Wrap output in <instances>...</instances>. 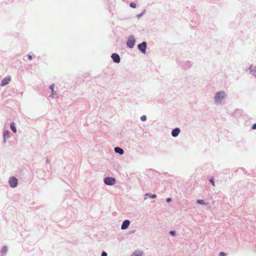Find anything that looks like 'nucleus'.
<instances>
[{
    "instance_id": "obj_1",
    "label": "nucleus",
    "mask_w": 256,
    "mask_h": 256,
    "mask_svg": "<svg viewBox=\"0 0 256 256\" xmlns=\"http://www.w3.org/2000/svg\"><path fill=\"white\" fill-rule=\"evenodd\" d=\"M177 64L184 70H186L190 68L192 65V62L189 60H182L180 59H178L176 60Z\"/></svg>"
},
{
    "instance_id": "obj_2",
    "label": "nucleus",
    "mask_w": 256,
    "mask_h": 256,
    "mask_svg": "<svg viewBox=\"0 0 256 256\" xmlns=\"http://www.w3.org/2000/svg\"><path fill=\"white\" fill-rule=\"evenodd\" d=\"M136 43V39L133 35L129 36L128 40L126 41V46L130 48H132L134 47Z\"/></svg>"
},
{
    "instance_id": "obj_3",
    "label": "nucleus",
    "mask_w": 256,
    "mask_h": 256,
    "mask_svg": "<svg viewBox=\"0 0 256 256\" xmlns=\"http://www.w3.org/2000/svg\"><path fill=\"white\" fill-rule=\"evenodd\" d=\"M146 47L147 43L145 41L142 42V43H140L138 45V50L143 54H145L146 53Z\"/></svg>"
},
{
    "instance_id": "obj_4",
    "label": "nucleus",
    "mask_w": 256,
    "mask_h": 256,
    "mask_svg": "<svg viewBox=\"0 0 256 256\" xmlns=\"http://www.w3.org/2000/svg\"><path fill=\"white\" fill-rule=\"evenodd\" d=\"M10 186L12 188H15L18 185V180L15 177H10L8 180Z\"/></svg>"
},
{
    "instance_id": "obj_5",
    "label": "nucleus",
    "mask_w": 256,
    "mask_h": 256,
    "mask_svg": "<svg viewBox=\"0 0 256 256\" xmlns=\"http://www.w3.org/2000/svg\"><path fill=\"white\" fill-rule=\"evenodd\" d=\"M111 58L113 62L115 63L118 64L120 62V58L118 54L116 53H113L111 55Z\"/></svg>"
},
{
    "instance_id": "obj_6",
    "label": "nucleus",
    "mask_w": 256,
    "mask_h": 256,
    "mask_svg": "<svg viewBox=\"0 0 256 256\" xmlns=\"http://www.w3.org/2000/svg\"><path fill=\"white\" fill-rule=\"evenodd\" d=\"M116 179L112 178H106L104 180V182L108 185H113L116 182Z\"/></svg>"
},
{
    "instance_id": "obj_7",
    "label": "nucleus",
    "mask_w": 256,
    "mask_h": 256,
    "mask_svg": "<svg viewBox=\"0 0 256 256\" xmlns=\"http://www.w3.org/2000/svg\"><path fill=\"white\" fill-rule=\"evenodd\" d=\"M54 86H55L54 84H52L49 86V88L52 91V94L49 96H54L58 94V88H56L54 89Z\"/></svg>"
},
{
    "instance_id": "obj_8",
    "label": "nucleus",
    "mask_w": 256,
    "mask_h": 256,
    "mask_svg": "<svg viewBox=\"0 0 256 256\" xmlns=\"http://www.w3.org/2000/svg\"><path fill=\"white\" fill-rule=\"evenodd\" d=\"M11 80V78L10 76H7L5 77L4 79L2 80L0 86H4L8 84Z\"/></svg>"
},
{
    "instance_id": "obj_9",
    "label": "nucleus",
    "mask_w": 256,
    "mask_h": 256,
    "mask_svg": "<svg viewBox=\"0 0 256 256\" xmlns=\"http://www.w3.org/2000/svg\"><path fill=\"white\" fill-rule=\"evenodd\" d=\"M130 224V220H125L123 222V223H122V225L121 228L122 230H125V229L127 228L128 227Z\"/></svg>"
},
{
    "instance_id": "obj_10",
    "label": "nucleus",
    "mask_w": 256,
    "mask_h": 256,
    "mask_svg": "<svg viewBox=\"0 0 256 256\" xmlns=\"http://www.w3.org/2000/svg\"><path fill=\"white\" fill-rule=\"evenodd\" d=\"M180 132V130L178 128H176L172 130V134L173 136L176 137L178 136Z\"/></svg>"
},
{
    "instance_id": "obj_11",
    "label": "nucleus",
    "mask_w": 256,
    "mask_h": 256,
    "mask_svg": "<svg viewBox=\"0 0 256 256\" xmlns=\"http://www.w3.org/2000/svg\"><path fill=\"white\" fill-rule=\"evenodd\" d=\"M114 151L116 153H118L120 154H122L124 152V150L119 147H116L114 148Z\"/></svg>"
},
{
    "instance_id": "obj_12",
    "label": "nucleus",
    "mask_w": 256,
    "mask_h": 256,
    "mask_svg": "<svg viewBox=\"0 0 256 256\" xmlns=\"http://www.w3.org/2000/svg\"><path fill=\"white\" fill-rule=\"evenodd\" d=\"M214 96H226V94L224 91L220 90L216 92Z\"/></svg>"
},
{
    "instance_id": "obj_13",
    "label": "nucleus",
    "mask_w": 256,
    "mask_h": 256,
    "mask_svg": "<svg viewBox=\"0 0 256 256\" xmlns=\"http://www.w3.org/2000/svg\"><path fill=\"white\" fill-rule=\"evenodd\" d=\"M142 252L140 251H136L132 254V256H142Z\"/></svg>"
},
{
    "instance_id": "obj_14",
    "label": "nucleus",
    "mask_w": 256,
    "mask_h": 256,
    "mask_svg": "<svg viewBox=\"0 0 256 256\" xmlns=\"http://www.w3.org/2000/svg\"><path fill=\"white\" fill-rule=\"evenodd\" d=\"M146 12V10H143L140 14L136 16V17L138 18L139 19L140 17H142L143 15H144L145 14Z\"/></svg>"
},
{
    "instance_id": "obj_15",
    "label": "nucleus",
    "mask_w": 256,
    "mask_h": 256,
    "mask_svg": "<svg viewBox=\"0 0 256 256\" xmlns=\"http://www.w3.org/2000/svg\"><path fill=\"white\" fill-rule=\"evenodd\" d=\"M10 128H11L12 130V132H16V128L15 126H14V122H12L10 124Z\"/></svg>"
},
{
    "instance_id": "obj_16",
    "label": "nucleus",
    "mask_w": 256,
    "mask_h": 256,
    "mask_svg": "<svg viewBox=\"0 0 256 256\" xmlns=\"http://www.w3.org/2000/svg\"><path fill=\"white\" fill-rule=\"evenodd\" d=\"M130 6L132 8H135L136 7V4L134 2H131L130 4Z\"/></svg>"
},
{
    "instance_id": "obj_17",
    "label": "nucleus",
    "mask_w": 256,
    "mask_h": 256,
    "mask_svg": "<svg viewBox=\"0 0 256 256\" xmlns=\"http://www.w3.org/2000/svg\"><path fill=\"white\" fill-rule=\"evenodd\" d=\"M4 139L9 136V132L8 130H6L4 132Z\"/></svg>"
},
{
    "instance_id": "obj_18",
    "label": "nucleus",
    "mask_w": 256,
    "mask_h": 256,
    "mask_svg": "<svg viewBox=\"0 0 256 256\" xmlns=\"http://www.w3.org/2000/svg\"><path fill=\"white\" fill-rule=\"evenodd\" d=\"M256 72V66L254 67L252 70H250V74H254V73Z\"/></svg>"
},
{
    "instance_id": "obj_19",
    "label": "nucleus",
    "mask_w": 256,
    "mask_h": 256,
    "mask_svg": "<svg viewBox=\"0 0 256 256\" xmlns=\"http://www.w3.org/2000/svg\"><path fill=\"white\" fill-rule=\"evenodd\" d=\"M7 251V248L6 246H4L2 249V252L3 253L6 252Z\"/></svg>"
},
{
    "instance_id": "obj_20",
    "label": "nucleus",
    "mask_w": 256,
    "mask_h": 256,
    "mask_svg": "<svg viewBox=\"0 0 256 256\" xmlns=\"http://www.w3.org/2000/svg\"><path fill=\"white\" fill-rule=\"evenodd\" d=\"M252 68V66L251 64L248 67H247L246 69V71H248V70H250H250H252L253 68Z\"/></svg>"
},
{
    "instance_id": "obj_21",
    "label": "nucleus",
    "mask_w": 256,
    "mask_h": 256,
    "mask_svg": "<svg viewBox=\"0 0 256 256\" xmlns=\"http://www.w3.org/2000/svg\"><path fill=\"white\" fill-rule=\"evenodd\" d=\"M140 119L142 121H145L146 119V116H141Z\"/></svg>"
},
{
    "instance_id": "obj_22",
    "label": "nucleus",
    "mask_w": 256,
    "mask_h": 256,
    "mask_svg": "<svg viewBox=\"0 0 256 256\" xmlns=\"http://www.w3.org/2000/svg\"><path fill=\"white\" fill-rule=\"evenodd\" d=\"M210 183L212 184L213 186H214L215 184H214V178H212L210 180Z\"/></svg>"
},
{
    "instance_id": "obj_23",
    "label": "nucleus",
    "mask_w": 256,
    "mask_h": 256,
    "mask_svg": "<svg viewBox=\"0 0 256 256\" xmlns=\"http://www.w3.org/2000/svg\"><path fill=\"white\" fill-rule=\"evenodd\" d=\"M28 59L30 60H32V56L30 54H28Z\"/></svg>"
},
{
    "instance_id": "obj_24",
    "label": "nucleus",
    "mask_w": 256,
    "mask_h": 256,
    "mask_svg": "<svg viewBox=\"0 0 256 256\" xmlns=\"http://www.w3.org/2000/svg\"><path fill=\"white\" fill-rule=\"evenodd\" d=\"M197 202H198V204H204V201L203 200H198L197 201Z\"/></svg>"
},
{
    "instance_id": "obj_25",
    "label": "nucleus",
    "mask_w": 256,
    "mask_h": 256,
    "mask_svg": "<svg viewBox=\"0 0 256 256\" xmlns=\"http://www.w3.org/2000/svg\"><path fill=\"white\" fill-rule=\"evenodd\" d=\"M226 254L224 252H220L219 254V256H226Z\"/></svg>"
},
{
    "instance_id": "obj_26",
    "label": "nucleus",
    "mask_w": 256,
    "mask_h": 256,
    "mask_svg": "<svg viewBox=\"0 0 256 256\" xmlns=\"http://www.w3.org/2000/svg\"><path fill=\"white\" fill-rule=\"evenodd\" d=\"M102 256H107V254L105 252H103L102 254Z\"/></svg>"
},
{
    "instance_id": "obj_27",
    "label": "nucleus",
    "mask_w": 256,
    "mask_h": 256,
    "mask_svg": "<svg viewBox=\"0 0 256 256\" xmlns=\"http://www.w3.org/2000/svg\"><path fill=\"white\" fill-rule=\"evenodd\" d=\"M156 194H154L151 195V196H150L151 198H156Z\"/></svg>"
},
{
    "instance_id": "obj_28",
    "label": "nucleus",
    "mask_w": 256,
    "mask_h": 256,
    "mask_svg": "<svg viewBox=\"0 0 256 256\" xmlns=\"http://www.w3.org/2000/svg\"><path fill=\"white\" fill-rule=\"evenodd\" d=\"M170 234H172V236H174L175 234V232H174V231H170Z\"/></svg>"
},
{
    "instance_id": "obj_29",
    "label": "nucleus",
    "mask_w": 256,
    "mask_h": 256,
    "mask_svg": "<svg viewBox=\"0 0 256 256\" xmlns=\"http://www.w3.org/2000/svg\"><path fill=\"white\" fill-rule=\"evenodd\" d=\"M252 129H256V124H254L253 126H252Z\"/></svg>"
},
{
    "instance_id": "obj_30",
    "label": "nucleus",
    "mask_w": 256,
    "mask_h": 256,
    "mask_svg": "<svg viewBox=\"0 0 256 256\" xmlns=\"http://www.w3.org/2000/svg\"><path fill=\"white\" fill-rule=\"evenodd\" d=\"M170 200H171L170 198H167V200H166L167 202H170Z\"/></svg>"
},
{
    "instance_id": "obj_31",
    "label": "nucleus",
    "mask_w": 256,
    "mask_h": 256,
    "mask_svg": "<svg viewBox=\"0 0 256 256\" xmlns=\"http://www.w3.org/2000/svg\"><path fill=\"white\" fill-rule=\"evenodd\" d=\"M148 195H149V194H146V196H148Z\"/></svg>"
}]
</instances>
